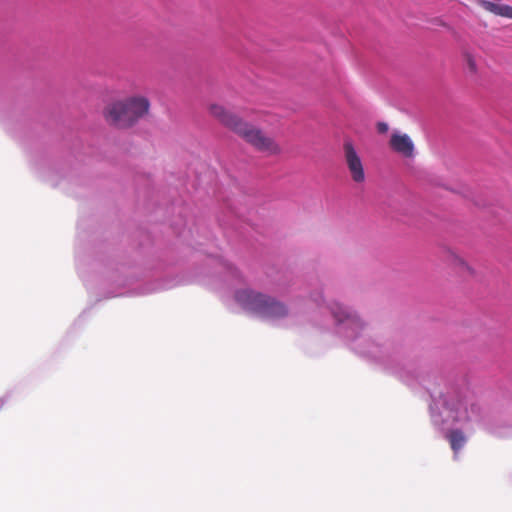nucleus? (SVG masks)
<instances>
[{
    "mask_svg": "<svg viewBox=\"0 0 512 512\" xmlns=\"http://www.w3.org/2000/svg\"><path fill=\"white\" fill-rule=\"evenodd\" d=\"M467 68L472 76H476L478 73V67L475 59L471 56L467 58Z\"/></svg>",
    "mask_w": 512,
    "mask_h": 512,
    "instance_id": "9b49d317",
    "label": "nucleus"
},
{
    "mask_svg": "<svg viewBox=\"0 0 512 512\" xmlns=\"http://www.w3.org/2000/svg\"><path fill=\"white\" fill-rule=\"evenodd\" d=\"M450 263L458 260V255L450 248Z\"/></svg>",
    "mask_w": 512,
    "mask_h": 512,
    "instance_id": "ddd939ff",
    "label": "nucleus"
},
{
    "mask_svg": "<svg viewBox=\"0 0 512 512\" xmlns=\"http://www.w3.org/2000/svg\"><path fill=\"white\" fill-rule=\"evenodd\" d=\"M474 203L478 207L489 208L495 205H499V200L489 195H479L474 199Z\"/></svg>",
    "mask_w": 512,
    "mask_h": 512,
    "instance_id": "9d476101",
    "label": "nucleus"
},
{
    "mask_svg": "<svg viewBox=\"0 0 512 512\" xmlns=\"http://www.w3.org/2000/svg\"><path fill=\"white\" fill-rule=\"evenodd\" d=\"M388 129H389V128H388V124H387V123H385V122H379V123L377 124V131H378V133H380V134H384V133H386V132L388 131Z\"/></svg>",
    "mask_w": 512,
    "mask_h": 512,
    "instance_id": "f8f14e48",
    "label": "nucleus"
},
{
    "mask_svg": "<svg viewBox=\"0 0 512 512\" xmlns=\"http://www.w3.org/2000/svg\"><path fill=\"white\" fill-rule=\"evenodd\" d=\"M389 146L392 151L399 155H402L405 158L414 157V143L407 134L400 132L392 133L389 141Z\"/></svg>",
    "mask_w": 512,
    "mask_h": 512,
    "instance_id": "423d86ee",
    "label": "nucleus"
},
{
    "mask_svg": "<svg viewBox=\"0 0 512 512\" xmlns=\"http://www.w3.org/2000/svg\"><path fill=\"white\" fill-rule=\"evenodd\" d=\"M465 266H466L467 270L469 271V273L471 275H473L474 274V269L472 267H470L468 264H465Z\"/></svg>",
    "mask_w": 512,
    "mask_h": 512,
    "instance_id": "4468645a",
    "label": "nucleus"
},
{
    "mask_svg": "<svg viewBox=\"0 0 512 512\" xmlns=\"http://www.w3.org/2000/svg\"><path fill=\"white\" fill-rule=\"evenodd\" d=\"M478 6L484 10L500 17L512 19V6L500 1L476 0Z\"/></svg>",
    "mask_w": 512,
    "mask_h": 512,
    "instance_id": "6e6552de",
    "label": "nucleus"
},
{
    "mask_svg": "<svg viewBox=\"0 0 512 512\" xmlns=\"http://www.w3.org/2000/svg\"><path fill=\"white\" fill-rule=\"evenodd\" d=\"M236 300L247 309L263 317L278 319L288 315V308L283 302L254 290L243 289L237 291Z\"/></svg>",
    "mask_w": 512,
    "mask_h": 512,
    "instance_id": "7ed1b4c3",
    "label": "nucleus"
},
{
    "mask_svg": "<svg viewBox=\"0 0 512 512\" xmlns=\"http://www.w3.org/2000/svg\"><path fill=\"white\" fill-rule=\"evenodd\" d=\"M209 113L216 118L222 125L237 134L247 144L252 146L258 152L268 156H274L281 153V147L274 138L267 135L260 128L244 121L238 115L228 111L219 104H211Z\"/></svg>",
    "mask_w": 512,
    "mask_h": 512,
    "instance_id": "f257e3e1",
    "label": "nucleus"
},
{
    "mask_svg": "<svg viewBox=\"0 0 512 512\" xmlns=\"http://www.w3.org/2000/svg\"><path fill=\"white\" fill-rule=\"evenodd\" d=\"M343 150L345 163L352 180L355 183H363L365 181L364 166L353 144L350 141H346L343 145Z\"/></svg>",
    "mask_w": 512,
    "mask_h": 512,
    "instance_id": "39448f33",
    "label": "nucleus"
},
{
    "mask_svg": "<svg viewBox=\"0 0 512 512\" xmlns=\"http://www.w3.org/2000/svg\"><path fill=\"white\" fill-rule=\"evenodd\" d=\"M150 109L148 98L134 95L110 102L103 110V117L110 125L118 129L134 126L146 116Z\"/></svg>",
    "mask_w": 512,
    "mask_h": 512,
    "instance_id": "f03ea898",
    "label": "nucleus"
},
{
    "mask_svg": "<svg viewBox=\"0 0 512 512\" xmlns=\"http://www.w3.org/2000/svg\"><path fill=\"white\" fill-rule=\"evenodd\" d=\"M453 385L450 381V395L452 394ZM450 420L454 423L475 421L483 422V411L478 403H469L467 398L459 395L456 400H452L450 396Z\"/></svg>",
    "mask_w": 512,
    "mask_h": 512,
    "instance_id": "20e7f679",
    "label": "nucleus"
},
{
    "mask_svg": "<svg viewBox=\"0 0 512 512\" xmlns=\"http://www.w3.org/2000/svg\"><path fill=\"white\" fill-rule=\"evenodd\" d=\"M332 314L337 322L339 323H345L349 325L352 329H360L363 326V323L359 319V317L355 314H353L348 308L338 304L334 303L330 307Z\"/></svg>",
    "mask_w": 512,
    "mask_h": 512,
    "instance_id": "0eeeda50",
    "label": "nucleus"
},
{
    "mask_svg": "<svg viewBox=\"0 0 512 512\" xmlns=\"http://www.w3.org/2000/svg\"><path fill=\"white\" fill-rule=\"evenodd\" d=\"M491 432H492L493 434H496V435L501 436L500 432H497L496 430H492Z\"/></svg>",
    "mask_w": 512,
    "mask_h": 512,
    "instance_id": "2eb2a0df",
    "label": "nucleus"
},
{
    "mask_svg": "<svg viewBox=\"0 0 512 512\" xmlns=\"http://www.w3.org/2000/svg\"><path fill=\"white\" fill-rule=\"evenodd\" d=\"M449 31H450V35H451V34H452V32H453V29H452V27H451V26H450V28H449Z\"/></svg>",
    "mask_w": 512,
    "mask_h": 512,
    "instance_id": "dca6fc26",
    "label": "nucleus"
},
{
    "mask_svg": "<svg viewBox=\"0 0 512 512\" xmlns=\"http://www.w3.org/2000/svg\"><path fill=\"white\" fill-rule=\"evenodd\" d=\"M467 437L462 429L450 426V449L453 451V460H460V450L466 445Z\"/></svg>",
    "mask_w": 512,
    "mask_h": 512,
    "instance_id": "1a4fd4ad",
    "label": "nucleus"
}]
</instances>
